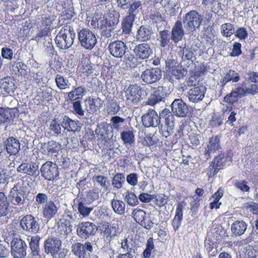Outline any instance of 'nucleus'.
Wrapping results in <instances>:
<instances>
[{"label": "nucleus", "mask_w": 258, "mask_h": 258, "mask_svg": "<svg viewBox=\"0 0 258 258\" xmlns=\"http://www.w3.org/2000/svg\"><path fill=\"white\" fill-rule=\"evenodd\" d=\"M76 33L73 27L70 25H66L57 34L55 41L60 49H68L73 45Z\"/></svg>", "instance_id": "nucleus-1"}, {"label": "nucleus", "mask_w": 258, "mask_h": 258, "mask_svg": "<svg viewBox=\"0 0 258 258\" xmlns=\"http://www.w3.org/2000/svg\"><path fill=\"white\" fill-rule=\"evenodd\" d=\"M61 241L55 237H48L44 242V249L45 252L50 254L52 257L65 258L67 250L61 249Z\"/></svg>", "instance_id": "nucleus-2"}, {"label": "nucleus", "mask_w": 258, "mask_h": 258, "mask_svg": "<svg viewBox=\"0 0 258 258\" xmlns=\"http://www.w3.org/2000/svg\"><path fill=\"white\" fill-rule=\"evenodd\" d=\"M126 104L135 107L146 95V91L141 86L131 85L124 91Z\"/></svg>", "instance_id": "nucleus-3"}, {"label": "nucleus", "mask_w": 258, "mask_h": 258, "mask_svg": "<svg viewBox=\"0 0 258 258\" xmlns=\"http://www.w3.org/2000/svg\"><path fill=\"white\" fill-rule=\"evenodd\" d=\"M100 148L103 149L111 150L117 145L115 137H113L111 131H109V126L105 123L100 128Z\"/></svg>", "instance_id": "nucleus-4"}, {"label": "nucleus", "mask_w": 258, "mask_h": 258, "mask_svg": "<svg viewBox=\"0 0 258 258\" xmlns=\"http://www.w3.org/2000/svg\"><path fill=\"white\" fill-rule=\"evenodd\" d=\"M78 37L81 46L86 49H92L97 42L95 34L87 28H83L78 32Z\"/></svg>", "instance_id": "nucleus-5"}, {"label": "nucleus", "mask_w": 258, "mask_h": 258, "mask_svg": "<svg viewBox=\"0 0 258 258\" xmlns=\"http://www.w3.org/2000/svg\"><path fill=\"white\" fill-rule=\"evenodd\" d=\"M202 21V16L195 10L188 12L185 15L183 19V23L185 28L191 31L199 28Z\"/></svg>", "instance_id": "nucleus-6"}, {"label": "nucleus", "mask_w": 258, "mask_h": 258, "mask_svg": "<svg viewBox=\"0 0 258 258\" xmlns=\"http://www.w3.org/2000/svg\"><path fill=\"white\" fill-rule=\"evenodd\" d=\"M27 248L26 242L20 238L14 237L11 242V253L13 258H25Z\"/></svg>", "instance_id": "nucleus-7"}, {"label": "nucleus", "mask_w": 258, "mask_h": 258, "mask_svg": "<svg viewBox=\"0 0 258 258\" xmlns=\"http://www.w3.org/2000/svg\"><path fill=\"white\" fill-rule=\"evenodd\" d=\"M72 252L78 258H90V253L93 251L92 244L86 242L84 244L76 242L72 244Z\"/></svg>", "instance_id": "nucleus-8"}, {"label": "nucleus", "mask_w": 258, "mask_h": 258, "mask_svg": "<svg viewBox=\"0 0 258 258\" xmlns=\"http://www.w3.org/2000/svg\"><path fill=\"white\" fill-rule=\"evenodd\" d=\"M22 229L30 233L36 234L40 229L38 221L32 215H27L20 220Z\"/></svg>", "instance_id": "nucleus-9"}, {"label": "nucleus", "mask_w": 258, "mask_h": 258, "mask_svg": "<svg viewBox=\"0 0 258 258\" xmlns=\"http://www.w3.org/2000/svg\"><path fill=\"white\" fill-rule=\"evenodd\" d=\"M21 184L19 182L11 189L9 198L12 204L15 206L23 205L26 198V194L21 188Z\"/></svg>", "instance_id": "nucleus-10"}, {"label": "nucleus", "mask_w": 258, "mask_h": 258, "mask_svg": "<svg viewBox=\"0 0 258 258\" xmlns=\"http://www.w3.org/2000/svg\"><path fill=\"white\" fill-rule=\"evenodd\" d=\"M42 175L47 180H54L59 175L57 165L55 162H44L40 169Z\"/></svg>", "instance_id": "nucleus-11"}, {"label": "nucleus", "mask_w": 258, "mask_h": 258, "mask_svg": "<svg viewBox=\"0 0 258 258\" xmlns=\"http://www.w3.org/2000/svg\"><path fill=\"white\" fill-rule=\"evenodd\" d=\"M97 230V227L93 223L82 222L78 225L77 232L80 237L87 239L90 236L94 235Z\"/></svg>", "instance_id": "nucleus-12"}, {"label": "nucleus", "mask_w": 258, "mask_h": 258, "mask_svg": "<svg viewBox=\"0 0 258 258\" xmlns=\"http://www.w3.org/2000/svg\"><path fill=\"white\" fill-rule=\"evenodd\" d=\"M143 124L145 127H157L160 123V117L159 116L155 110L149 109L147 112L142 116Z\"/></svg>", "instance_id": "nucleus-13"}, {"label": "nucleus", "mask_w": 258, "mask_h": 258, "mask_svg": "<svg viewBox=\"0 0 258 258\" xmlns=\"http://www.w3.org/2000/svg\"><path fill=\"white\" fill-rule=\"evenodd\" d=\"M162 77L161 71L157 68L146 69L141 76L142 81L147 84H152L159 81Z\"/></svg>", "instance_id": "nucleus-14"}, {"label": "nucleus", "mask_w": 258, "mask_h": 258, "mask_svg": "<svg viewBox=\"0 0 258 258\" xmlns=\"http://www.w3.org/2000/svg\"><path fill=\"white\" fill-rule=\"evenodd\" d=\"M171 112L177 117H185L188 112L187 105L181 99H176L171 104Z\"/></svg>", "instance_id": "nucleus-15"}, {"label": "nucleus", "mask_w": 258, "mask_h": 258, "mask_svg": "<svg viewBox=\"0 0 258 258\" xmlns=\"http://www.w3.org/2000/svg\"><path fill=\"white\" fill-rule=\"evenodd\" d=\"M206 90L204 85L198 86L197 87L190 88L187 92L186 96L190 102L197 103L203 99Z\"/></svg>", "instance_id": "nucleus-16"}, {"label": "nucleus", "mask_w": 258, "mask_h": 258, "mask_svg": "<svg viewBox=\"0 0 258 258\" xmlns=\"http://www.w3.org/2000/svg\"><path fill=\"white\" fill-rule=\"evenodd\" d=\"M110 54L115 57L121 58L126 53L127 46L122 41L116 40L111 42L108 45Z\"/></svg>", "instance_id": "nucleus-17"}, {"label": "nucleus", "mask_w": 258, "mask_h": 258, "mask_svg": "<svg viewBox=\"0 0 258 258\" xmlns=\"http://www.w3.org/2000/svg\"><path fill=\"white\" fill-rule=\"evenodd\" d=\"M167 95V92L166 87L159 86L155 88L154 92L150 95L148 99L147 104L154 106L157 103L162 101Z\"/></svg>", "instance_id": "nucleus-18"}, {"label": "nucleus", "mask_w": 258, "mask_h": 258, "mask_svg": "<svg viewBox=\"0 0 258 258\" xmlns=\"http://www.w3.org/2000/svg\"><path fill=\"white\" fill-rule=\"evenodd\" d=\"M101 232L105 241L110 242L118 233V228L108 222L103 224L101 226Z\"/></svg>", "instance_id": "nucleus-19"}, {"label": "nucleus", "mask_w": 258, "mask_h": 258, "mask_svg": "<svg viewBox=\"0 0 258 258\" xmlns=\"http://www.w3.org/2000/svg\"><path fill=\"white\" fill-rule=\"evenodd\" d=\"M134 52L136 57L142 60L148 58L153 53L152 49L147 43L137 45L134 49Z\"/></svg>", "instance_id": "nucleus-20"}, {"label": "nucleus", "mask_w": 258, "mask_h": 258, "mask_svg": "<svg viewBox=\"0 0 258 258\" xmlns=\"http://www.w3.org/2000/svg\"><path fill=\"white\" fill-rule=\"evenodd\" d=\"M185 206L186 203L184 201L179 202L176 205L175 214L171 222V225L175 231L178 230L181 226L183 220V210Z\"/></svg>", "instance_id": "nucleus-21"}, {"label": "nucleus", "mask_w": 258, "mask_h": 258, "mask_svg": "<svg viewBox=\"0 0 258 258\" xmlns=\"http://www.w3.org/2000/svg\"><path fill=\"white\" fill-rule=\"evenodd\" d=\"M40 237L38 235L33 236L31 237L29 243L30 249V258H42L40 247Z\"/></svg>", "instance_id": "nucleus-22"}, {"label": "nucleus", "mask_w": 258, "mask_h": 258, "mask_svg": "<svg viewBox=\"0 0 258 258\" xmlns=\"http://www.w3.org/2000/svg\"><path fill=\"white\" fill-rule=\"evenodd\" d=\"M17 171L29 175H35L39 173L38 165L36 162H22L18 167Z\"/></svg>", "instance_id": "nucleus-23"}, {"label": "nucleus", "mask_w": 258, "mask_h": 258, "mask_svg": "<svg viewBox=\"0 0 258 258\" xmlns=\"http://www.w3.org/2000/svg\"><path fill=\"white\" fill-rule=\"evenodd\" d=\"M220 137L218 136L210 138L209 144L205 152V155L207 160H208L220 148Z\"/></svg>", "instance_id": "nucleus-24"}, {"label": "nucleus", "mask_w": 258, "mask_h": 258, "mask_svg": "<svg viewBox=\"0 0 258 258\" xmlns=\"http://www.w3.org/2000/svg\"><path fill=\"white\" fill-rule=\"evenodd\" d=\"M184 34L182 24L180 21H177L171 30V39L175 43L181 40Z\"/></svg>", "instance_id": "nucleus-25"}, {"label": "nucleus", "mask_w": 258, "mask_h": 258, "mask_svg": "<svg viewBox=\"0 0 258 258\" xmlns=\"http://www.w3.org/2000/svg\"><path fill=\"white\" fill-rule=\"evenodd\" d=\"M57 212V207L52 201L46 202L42 209L43 217L48 220L54 217Z\"/></svg>", "instance_id": "nucleus-26"}, {"label": "nucleus", "mask_w": 258, "mask_h": 258, "mask_svg": "<svg viewBox=\"0 0 258 258\" xmlns=\"http://www.w3.org/2000/svg\"><path fill=\"white\" fill-rule=\"evenodd\" d=\"M5 146L8 153L11 155H16L20 150V143L13 138H9L5 142Z\"/></svg>", "instance_id": "nucleus-27"}, {"label": "nucleus", "mask_w": 258, "mask_h": 258, "mask_svg": "<svg viewBox=\"0 0 258 258\" xmlns=\"http://www.w3.org/2000/svg\"><path fill=\"white\" fill-rule=\"evenodd\" d=\"M15 82L13 77H5L1 80V88L8 93H14L16 88Z\"/></svg>", "instance_id": "nucleus-28"}, {"label": "nucleus", "mask_w": 258, "mask_h": 258, "mask_svg": "<svg viewBox=\"0 0 258 258\" xmlns=\"http://www.w3.org/2000/svg\"><path fill=\"white\" fill-rule=\"evenodd\" d=\"M152 34V31L149 26L142 25L138 30L136 38L140 41L145 42L150 39Z\"/></svg>", "instance_id": "nucleus-29"}, {"label": "nucleus", "mask_w": 258, "mask_h": 258, "mask_svg": "<svg viewBox=\"0 0 258 258\" xmlns=\"http://www.w3.org/2000/svg\"><path fill=\"white\" fill-rule=\"evenodd\" d=\"M127 10L126 16L135 19L139 13V10L142 9V3L140 0H133L125 9Z\"/></svg>", "instance_id": "nucleus-30"}, {"label": "nucleus", "mask_w": 258, "mask_h": 258, "mask_svg": "<svg viewBox=\"0 0 258 258\" xmlns=\"http://www.w3.org/2000/svg\"><path fill=\"white\" fill-rule=\"evenodd\" d=\"M170 76L169 78H167V79L171 83H173L174 80L173 78H174L176 80H179L181 78H183L186 74L187 70L186 69L183 68L181 65H180L178 67L173 69L171 71H169V72Z\"/></svg>", "instance_id": "nucleus-31"}, {"label": "nucleus", "mask_w": 258, "mask_h": 258, "mask_svg": "<svg viewBox=\"0 0 258 258\" xmlns=\"http://www.w3.org/2000/svg\"><path fill=\"white\" fill-rule=\"evenodd\" d=\"M57 231L61 235H67L72 230L70 221L64 218L60 219L57 222Z\"/></svg>", "instance_id": "nucleus-32"}, {"label": "nucleus", "mask_w": 258, "mask_h": 258, "mask_svg": "<svg viewBox=\"0 0 258 258\" xmlns=\"http://www.w3.org/2000/svg\"><path fill=\"white\" fill-rule=\"evenodd\" d=\"M119 17L118 12L115 10L110 11L108 18H106L104 17V24H108L116 28L119 21Z\"/></svg>", "instance_id": "nucleus-33"}, {"label": "nucleus", "mask_w": 258, "mask_h": 258, "mask_svg": "<svg viewBox=\"0 0 258 258\" xmlns=\"http://www.w3.org/2000/svg\"><path fill=\"white\" fill-rule=\"evenodd\" d=\"M247 228V225L243 221H236L231 226V231L236 236H241L244 234Z\"/></svg>", "instance_id": "nucleus-34"}, {"label": "nucleus", "mask_w": 258, "mask_h": 258, "mask_svg": "<svg viewBox=\"0 0 258 258\" xmlns=\"http://www.w3.org/2000/svg\"><path fill=\"white\" fill-rule=\"evenodd\" d=\"M239 80V74L234 71L229 70L224 78L220 81V84L222 88H223L228 82L230 81H232V82H237Z\"/></svg>", "instance_id": "nucleus-35"}, {"label": "nucleus", "mask_w": 258, "mask_h": 258, "mask_svg": "<svg viewBox=\"0 0 258 258\" xmlns=\"http://www.w3.org/2000/svg\"><path fill=\"white\" fill-rule=\"evenodd\" d=\"M86 102V110L90 113L96 112L101 107V100L99 98L89 99Z\"/></svg>", "instance_id": "nucleus-36"}, {"label": "nucleus", "mask_w": 258, "mask_h": 258, "mask_svg": "<svg viewBox=\"0 0 258 258\" xmlns=\"http://www.w3.org/2000/svg\"><path fill=\"white\" fill-rule=\"evenodd\" d=\"M204 75V72H195L194 74L190 76L186 81V85L191 88L197 87L198 86L202 85L200 84L201 80V75Z\"/></svg>", "instance_id": "nucleus-37"}, {"label": "nucleus", "mask_w": 258, "mask_h": 258, "mask_svg": "<svg viewBox=\"0 0 258 258\" xmlns=\"http://www.w3.org/2000/svg\"><path fill=\"white\" fill-rule=\"evenodd\" d=\"M9 203L5 193L0 191V217H5L8 214Z\"/></svg>", "instance_id": "nucleus-38"}, {"label": "nucleus", "mask_w": 258, "mask_h": 258, "mask_svg": "<svg viewBox=\"0 0 258 258\" xmlns=\"http://www.w3.org/2000/svg\"><path fill=\"white\" fill-rule=\"evenodd\" d=\"M174 114L171 112L169 114L168 117L164 118L165 121V125L167 126V130L163 132V135L165 137L170 136L173 133V130L174 126Z\"/></svg>", "instance_id": "nucleus-39"}, {"label": "nucleus", "mask_w": 258, "mask_h": 258, "mask_svg": "<svg viewBox=\"0 0 258 258\" xmlns=\"http://www.w3.org/2000/svg\"><path fill=\"white\" fill-rule=\"evenodd\" d=\"M14 115L12 109H6L0 107V125L12 120Z\"/></svg>", "instance_id": "nucleus-40"}, {"label": "nucleus", "mask_w": 258, "mask_h": 258, "mask_svg": "<svg viewBox=\"0 0 258 258\" xmlns=\"http://www.w3.org/2000/svg\"><path fill=\"white\" fill-rule=\"evenodd\" d=\"M170 38L169 30H164L159 32L157 40L159 41L161 47H165L169 42Z\"/></svg>", "instance_id": "nucleus-41"}, {"label": "nucleus", "mask_w": 258, "mask_h": 258, "mask_svg": "<svg viewBox=\"0 0 258 258\" xmlns=\"http://www.w3.org/2000/svg\"><path fill=\"white\" fill-rule=\"evenodd\" d=\"M111 206L115 213L119 215L124 213L125 205L121 200L113 199L111 201Z\"/></svg>", "instance_id": "nucleus-42"}, {"label": "nucleus", "mask_w": 258, "mask_h": 258, "mask_svg": "<svg viewBox=\"0 0 258 258\" xmlns=\"http://www.w3.org/2000/svg\"><path fill=\"white\" fill-rule=\"evenodd\" d=\"M61 125L64 130L69 132H74L77 130V124L76 122L66 116L63 118Z\"/></svg>", "instance_id": "nucleus-43"}, {"label": "nucleus", "mask_w": 258, "mask_h": 258, "mask_svg": "<svg viewBox=\"0 0 258 258\" xmlns=\"http://www.w3.org/2000/svg\"><path fill=\"white\" fill-rule=\"evenodd\" d=\"M93 180L100 186L104 190L106 191L110 185V181L107 177L103 175H97L94 176Z\"/></svg>", "instance_id": "nucleus-44"}, {"label": "nucleus", "mask_w": 258, "mask_h": 258, "mask_svg": "<svg viewBox=\"0 0 258 258\" xmlns=\"http://www.w3.org/2000/svg\"><path fill=\"white\" fill-rule=\"evenodd\" d=\"M224 162H211L208 168V175L211 177L216 175L218 172L223 168Z\"/></svg>", "instance_id": "nucleus-45"}, {"label": "nucleus", "mask_w": 258, "mask_h": 258, "mask_svg": "<svg viewBox=\"0 0 258 258\" xmlns=\"http://www.w3.org/2000/svg\"><path fill=\"white\" fill-rule=\"evenodd\" d=\"M121 138L126 145H132L135 143V136L133 131H123L121 133Z\"/></svg>", "instance_id": "nucleus-46"}, {"label": "nucleus", "mask_w": 258, "mask_h": 258, "mask_svg": "<svg viewBox=\"0 0 258 258\" xmlns=\"http://www.w3.org/2000/svg\"><path fill=\"white\" fill-rule=\"evenodd\" d=\"M115 28L112 26L107 24H103L101 27H100L99 29L101 30V35L102 36L109 38L112 37L114 33Z\"/></svg>", "instance_id": "nucleus-47"}, {"label": "nucleus", "mask_w": 258, "mask_h": 258, "mask_svg": "<svg viewBox=\"0 0 258 258\" xmlns=\"http://www.w3.org/2000/svg\"><path fill=\"white\" fill-rule=\"evenodd\" d=\"M99 198V192L95 189H89L85 195L84 202L87 204L92 203Z\"/></svg>", "instance_id": "nucleus-48"}, {"label": "nucleus", "mask_w": 258, "mask_h": 258, "mask_svg": "<svg viewBox=\"0 0 258 258\" xmlns=\"http://www.w3.org/2000/svg\"><path fill=\"white\" fill-rule=\"evenodd\" d=\"M135 19L125 16L122 24V32L125 34H129L132 31L133 22Z\"/></svg>", "instance_id": "nucleus-49"}, {"label": "nucleus", "mask_w": 258, "mask_h": 258, "mask_svg": "<svg viewBox=\"0 0 258 258\" xmlns=\"http://www.w3.org/2000/svg\"><path fill=\"white\" fill-rule=\"evenodd\" d=\"M111 128L118 131L122 128L123 124L125 123V119L118 116H114L111 117Z\"/></svg>", "instance_id": "nucleus-50"}, {"label": "nucleus", "mask_w": 258, "mask_h": 258, "mask_svg": "<svg viewBox=\"0 0 258 258\" xmlns=\"http://www.w3.org/2000/svg\"><path fill=\"white\" fill-rule=\"evenodd\" d=\"M146 212L142 209H136L132 212V216L136 222L140 225L144 220H145Z\"/></svg>", "instance_id": "nucleus-51"}, {"label": "nucleus", "mask_w": 258, "mask_h": 258, "mask_svg": "<svg viewBox=\"0 0 258 258\" xmlns=\"http://www.w3.org/2000/svg\"><path fill=\"white\" fill-rule=\"evenodd\" d=\"M55 80L57 86L61 90L68 88L70 87V84L69 80L60 75H57Z\"/></svg>", "instance_id": "nucleus-52"}, {"label": "nucleus", "mask_w": 258, "mask_h": 258, "mask_svg": "<svg viewBox=\"0 0 258 258\" xmlns=\"http://www.w3.org/2000/svg\"><path fill=\"white\" fill-rule=\"evenodd\" d=\"M92 210L93 208L87 207L83 201L79 202L78 204V212L84 217L88 216Z\"/></svg>", "instance_id": "nucleus-53"}, {"label": "nucleus", "mask_w": 258, "mask_h": 258, "mask_svg": "<svg viewBox=\"0 0 258 258\" xmlns=\"http://www.w3.org/2000/svg\"><path fill=\"white\" fill-rule=\"evenodd\" d=\"M221 33L223 36L229 37L235 33L233 25L231 23H225L221 27Z\"/></svg>", "instance_id": "nucleus-54"}, {"label": "nucleus", "mask_w": 258, "mask_h": 258, "mask_svg": "<svg viewBox=\"0 0 258 258\" xmlns=\"http://www.w3.org/2000/svg\"><path fill=\"white\" fill-rule=\"evenodd\" d=\"M41 145L42 148H46L48 152H55L60 147V145L53 140L49 141L47 143H43Z\"/></svg>", "instance_id": "nucleus-55"}, {"label": "nucleus", "mask_w": 258, "mask_h": 258, "mask_svg": "<svg viewBox=\"0 0 258 258\" xmlns=\"http://www.w3.org/2000/svg\"><path fill=\"white\" fill-rule=\"evenodd\" d=\"M154 248L153 239L149 238L147 242L146 248L143 251V256L145 258H149L151 256V251Z\"/></svg>", "instance_id": "nucleus-56"}, {"label": "nucleus", "mask_w": 258, "mask_h": 258, "mask_svg": "<svg viewBox=\"0 0 258 258\" xmlns=\"http://www.w3.org/2000/svg\"><path fill=\"white\" fill-rule=\"evenodd\" d=\"M188 137L193 148H196L199 146L203 141V137L200 135H197L195 133H190Z\"/></svg>", "instance_id": "nucleus-57"}, {"label": "nucleus", "mask_w": 258, "mask_h": 258, "mask_svg": "<svg viewBox=\"0 0 258 258\" xmlns=\"http://www.w3.org/2000/svg\"><path fill=\"white\" fill-rule=\"evenodd\" d=\"M125 180L124 175L121 173L116 174L112 179V185L114 188H120Z\"/></svg>", "instance_id": "nucleus-58"}, {"label": "nucleus", "mask_w": 258, "mask_h": 258, "mask_svg": "<svg viewBox=\"0 0 258 258\" xmlns=\"http://www.w3.org/2000/svg\"><path fill=\"white\" fill-rule=\"evenodd\" d=\"M104 23V17H101L99 15L94 16L90 23V25L93 28L99 29L101 27Z\"/></svg>", "instance_id": "nucleus-59"}, {"label": "nucleus", "mask_w": 258, "mask_h": 258, "mask_svg": "<svg viewBox=\"0 0 258 258\" xmlns=\"http://www.w3.org/2000/svg\"><path fill=\"white\" fill-rule=\"evenodd\" d=\"M234 186L243 192H248L250 190V187L247 185V182L245 180H236L234 183Z\"/></svg>", "instance_id": "nucleus-60"}, {"label": "nucleus", "mask_w": 258, "mask_h": 258, "mask_svg": "<svg viewBox=\"0 0 258 258\" xmlns=\"http://www.w3.org/2000/svg\"><path fill=\"white\" fill-rule=\"evenodd\" d=\"M155 204L159 207L164 206L167 203V196L164 194L154 195Z\"/></svg>", "instance_id": "nucleus-61"}, {"label": "nucleus", "mask_w": 258, "mask_h": 258, "mask_svg": "<svg viewBox=\"0 0 258 258\" xmlns=\"http://www.w3.org/2000/svg\"><path fill=\"white\" fill-rule=\"evenodd\" d=\"M125 199L127 204L131 206L137 205L139 203L137 197L135 194L133 192H126Z\"/></svg>", "instance_id": "nucleus-62"}, {"label": "nucleus", "mask_w": 258, "mask_h": 258, "mask_svg": "<svg viewBox=\"0 0 258 258\" xmlns=\"http://www.w3.org/2000/svg\"><path fill=\"white\" fill-rule=\"evenodd\" d=\"M239 98L236 92H235L234 90H233L230 93L225 96L224 100L225 102L232 104L236 102Z\"/></svg>", "instance_id": "nucleus-63"}, {"label": "nucleus", "mask_w": 258, "mask_h": 258, "mask_svg": "<svg viewBox=\"0 0 258 258\" xmlns=\"http://www.w3.org/2000/svg\"><path fill=\"white\" fill-rule=\"evenodd\" d=\"M234 90L235 91V92H236V94L238 95L240 98L242 96L248 94L247 90V84L246 83L239 85Z\"/></svg>", "instance_id": "nucleus-64"}]
</instances>
